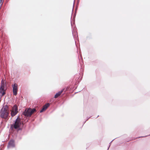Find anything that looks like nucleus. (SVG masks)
Instances as JSON below:
<instances>
[{
	"mask_svg": "<svg viewBox=\"0 0 150 150\" xmlns=\"http://www.w3.org/2000/svg\"><path fill=\"white\" fill-rule=\"evenodd\" d=\"M9 114V108L8 105L3 106L0 110V117L5 120H8Z\"/></svg>",
	"mask_w": 150,
	"mask_h": 150,
	"instance_id": "f257e3e1",
	"label": "nucleus"
},
{
	"mask_svg": "<svg viewBox=\"0 0 150 150\" xmlns=\"http://www.w3.org/2000/svg\"><path fill=\"white\" fill-rule=\"evenodd\" d=\"M50 105L49 103H47L43 106V107L45 108L46 109Z\"/></svg>",
	"mask_w": 150,
	"mask_h": 150,
	"instance_id": "1a4fd4ad",
	"label": "nucleus"
},
{
	"mask_svg": "<svg viewBox=\"0 0 150 150\" xmlns=\"http://www.w3.org/2000/svg\"><path fill=\"white\" fill-rule=\"evenodd\" d=\"M36 111L35 108L31 109L29 108L28 109H25L23 112V115L25 116L30 117L31 115Z\"/></svg>",
	"mask_w": 150,
	"mask_h": 150,
	"instance_id": "f03ea898",
	"label": "nucleus"
},
{
	"mask_svg": "<svg viewBox=\"0 0 150 150\" xmlns=\"http://www.w3.org/2000/svg\"><path fill=\"white\" fill-rule=\"evenodd\" d=\"M42 109L43 110H45L46 109H45V108L43 106V108Z\"/></svg>",
	"mask_w": 150,
	"mask_h": 150,
	"instance_id": "ddd939ff",
	"label": "nucleus"
},
{
	"mask_svg": "<svg viewBox=\"0 0 150 150\" xmlns=\"http://www.w3.org/2000/svg\"><path fill=\"white\" fill-rule=\"evenodd\" d=\"M15 146L14 142L13 140H11L8 143V148H13Z\"/></svg>",
	"mask_w": 150,
	"mask_h": 150,
	"instance_id": "0eeeda50",
	"label": "nucleus"
},
{
	"mask_svg": "<svg viewBox=\"0 0 150 150\" xmlns=\"http://www.w3.org/2000/svg\"><path fill=\"white\" fill-rule=\"evenodd\" d=\"M12 86L13 88V95L16 96L17 93L18 91V85L16 83H14Z\"/></svg>",
	"mask_w": 150,
	"mask_h": 150,
	"instance_id": "423d86ee",
	"label": "nucleus"
},
{
	"mask_svg": "<svg viewBox=\"0 0 150 150\" xmlns=\"http://www.w3.org/2000/svg\"><path fill=\"white\" fill-rule=\"evenodd\" d=\"M50 105L49 103H47L43 106V107L45 108L46 109Z\"/></svg>",
	"mask_w": 150,
	"mask_h": 150,
	"instance_id": "9d476101",
	"label": "nucleus"
},
{
	"mask_svg": "<svg viewBox=\"0 0 150 150\" xmlns=\"http://www.w3.org/2000/svg\"><path fill=\"white\" fill-rule=\"evenodd\" d=\"M44 111V110H43L42 109H41V110L40 111V112H43Z\"/></svg>",
	"mask_w": 150,
	"mask_h": 150,
	"instance_id": "f8f14e48",
	"label": "nucleus"
},
{
	"mask_svg": "<svg viewBox=\"0 0 150 150\" xmlns=\"http://www.w3.org/2000/svg\"><path fill=\"white\" fill-rule=\"evenodd\" d=\"M18 108L16 105H15L12 108L11 110V115L12 117H13L17 113L18 111Z\"/></svg>",
	"mask_w": 150,
	"mask_h": 150,
	"instance_id": "39448f33",
	"label": "nucleus"
},
{
	"mask_svg": "<svg viewBox=\"0 0 150 150\" xmlns=\"http://www.w3.org/2000/svg\"><path fill=\"white\" fill-rule=\"evenodd\" d=\"M4 1H3V0H0V3H1V6H2V4L3 3Z\"/></svg>",
	"mask_w": 150,
	"mask_h": 150,
	"instance_id": "9b49d317",
	"label": "nucleus"
},
{
	"mask_svg": "<svg viewBox=\"0 0 150 150\" xmlns=\"http://www.w3.org/2000/svg\"><path fill=\"white\" fill-rule=\"evenodd\" d=\"M5 84L4 82L2 81L1 82V85L0 87V93L1 94V96H4L5 94Z\"/></svg>",
	"mask_w": 150,
	"mask_h": 150,
	"instance_id": "20e7f679",
	"label": "nucleus"
},
{
	"mask_svg": "<svg viewBox=\"0 0 150 150\" xmlns=\"http://www.w3.org/2000/svg\"><path fill=\"white\" fill-rule=\"evenodd\" d=\"M63 90H62L61 91H59L54 96V98H56L57 97H58L63 92Z\"/></svg>",
	"mask_w": 150,
	"mask_h": 150,
	"instance_id": "6e6552de",
	"label": "nucleus"
},
{
	"mask_svg": "<svg viewBox=\"0 0 150 150\" xmlns=\"http://www.w3.org/2000/svg\"><path fill=\"white\" fill-rule=\"evenodd\" d=\"M21 124L20 118L18 117L15 120L14 123L11 125V127H13L16 129H18Z\"/></svg>",
	"mask_w": 150,
	"mask_h": 150,
	"instance_id": "7ed1b4c3",
	"label": "nucleus"
}]
</instances>
